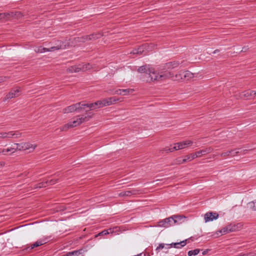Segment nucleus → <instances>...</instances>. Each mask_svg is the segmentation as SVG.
<instances>
[{
  "label": "nucleus",
  "mask_w": 256,
  "mask_h": 256,
  "mask_svg": "<svg viewBox=\"0 0 256 256\" xmlns=\"http://www.w3.org/2000/svg\"><path fill=\"white\" fill-rule=\"evenodd\" d=\"M72 46L70 40L66 39L64 40H57L52 46L49 48L50 52H54L60 50H64Z\"/></svg>",
  "instance_id": "1"
},
{
  "label": "nucleus",
  "mask_w": 256,
  "mask_h": 256,
  "mask_svg": "<svg viewBox=\"0 0 256 256\" xmlns=\"http://www.w3.org/2000/svg\"><path fill=\"white\" fill-rule=\"evenodd\" d=\"M213 151V148H208L203 149L201 150L198 151L194 153L191 154L190 155L186 156L183 160V162H186L187 160L190 161L202 155H204L206 154H209Z\"/></svg>",
  "instance_id": "2"
},
{
  "label": "nucleus",
  "mask_w": 256,
  "mask_h": 256,
  "mask_svg": "<svg viewBox=\"0 0 256 256\" xmlns=\"http://www.w3.org/2000/svg\"><path fill=\"white\" fill-rule=\"evenodd\" d=\"M138 72L143 73V80L146 82H150L152 79H156V76H154V77H151L150 78V76H151L152 72H153V68H148L146 66H143L140 67Z\"/></svg>",
  "instance_id": "3"
},
{
  "label": "nucleus",
  "mask_w": 256,
  "mask_h": 256,
  "mask_svg": "<svg viewBox=\"0 0 256 256\" xmlns=\"http://www.w3.org/2000/svg\"><path fill=\"white\" fill-rule=\"evenodd\" d=\"M91 118V116H85L84 115H79L74 118V120L72 122H70L71 127L74 128L78 126L82 123L88 121L90 118Z\"/></svg>",
  "instance_id": "4"
},
{
  "label": "nucleus",
  "mask_w": 256,
  "mask_h": 256,
  "mask_svg": "<svg viewBox=\"0 0 256 256\" xmlns=\"http://www.w3.org/2000/svg\"><path fill=\"white\" fill-rule=\"evenodd\" d=\"M17 150H28L30 152L34 150L36 147V144H33L30 142H24L20 144H14Z\"/></svg>",
  "instance_id": "5"
},
{
  "label": "nucleus",
  "mask_w": 256,
  "mask_h": 256,
  "mask_svg": "<svg viewBox=\"0 0 256 256\" xmlns=\"http://www.w3.org/2000/svg\"><path fill=\"white\" fill-rule=\"evenodd\" d=\"M176 218V216H174L168 218L164 219L158 222V226L168 228L172 226H174L176 222V220L174 219Z\"/></svg>",
  "instance_id": "6"
},
{
  "label": "nucleus",
  "mask_w": 256,
  "mask_h": 256,
  "mask_svg": "<svg viewBox=\"0 0 256 256\" xmlns=\"http://www.w3.org/2000/svg\"><path fill=\"white\" fill-rule=\"evenodd\" d=\"M100 34H92L90 36H85L82 37H78L76 38V41L80 42H84L88 40H96L102 36Z\"/></svg>",
  "instance_id": "7"
},
{
  "label": "nucleus",
  "mask_w": 256,
  "mask_h": 256,
  "mask_svg": "<svg viewBox=\"0 0 256 256\" xmlns=\"http://www.w3.org/2000/svg\"><path fill=\"white\" fill-rule=\"evenodd\" d=\"M194 77V74L188 70H186L182 72L177 75V81L182 80H188Z\"/></svg>",
  "instance_id": "8"
},
{
  "label": "nucleus",
  "mask_w": 256,
  "mask_h": 256,
  "mask_svg": "<svg viewBox=\"0 0 256 256\" xmlns=\"http://www.w3.org/2000/svg\"><path fill=\"white\" fill-rule=\"evenodd\" d=\"M81 102L76 103L64 108L62 112L64 114H68L75 111H78L80 108L81 107Z\"/></svg>",
  "instance_id": "9"
},
{
  "label": "nucleus",
  "mask_w": 256,
  "mask_h": 256,
  "mask_svg": "<svg viewBox=\"0 0 256 256\" xmlns=\"http://www.w3.org/2000/svg\"><path fill=\"white\" fill-rule=\"evenodd\" d=\"M151 74H151L150 76V78L151 77H154V76H156V79L153 78L152 80H150V82H150L152 81L163 80L164 79H166V78H167V76H167L168 74H159L154 70V68H153V72H152Z\"/></svg>",
  "instance_id": "10"
},
{
  "label": "nucleus",
  "mask_w": 256,
  "mask_h": 256,
  "mask_svg": "<svg viewBox=\"0 0 256 256\" xmlns=\"http://www.w3.org/2000/svg\"><path fill=\"white\" fill-rule=\"evenodd\" d=\"M20 88H16V89L12 90L10 92H8L4 100H6L8 99H11L14 98H16L20 95Z\"/></svg>",
  "instance_id": "11"
},
{
  "label": "nucleus",
  "mask_w": 256,
  "mask_h": 256,
  "mask_svg": "<svg viewBox=\"0 0 256 256\" xmlns=\"http://www.w3.org/2000/svg\"><path fill=\"white\" fill-rule=\"evenodd\" d=\"M218 217V214L216 212H208L204 214L205 222L212 221L214 220H216Z\"/></svg>",
  "instance_id": "12"
},
{
  "label": "nucleus",
  "mask_w": 256,
  "mask_h": 256,
  "mask_svg": "<svg viewBox=\"0 0 256 256\" xmlns=\"http://www.w3.org/2000/svg\"><path fill=\"white\" fill-rule=\"evenodd\" d=\"M192 144V142L190 140H184L179 142H177V150H182L188 148Z\"/></svg>",
  "instance_id": "13"
},
{
  "label": "nucleus",
  "mask_w": 256,
  "mask_h": 256,
  "mask_svg": "<svg viewBox=\"0 0 256 256\" xmlns=\"http://www.w3.org/2000/svg\"><path fill=\"white\" fill-rule=\"evenodd\" d=\"M154 46L152 44L148 45V44H145L142 46H140L138 48V52L140 54H142L145 50L149 51L152 50Z\"/></svg>",
  "instance_id": "14"
},
{
  "label": "nucleus",
  "mask_w": 256,
  "mask_h": 256,
  "mask_svg": "<svg viewBox=\"0 0 256 256\" xmlns=\"http://www.w3.org/2000/svg\"><path fill=\"white\" fill-rule=\"evenodd\" d=\"M172 246H173L174 248H176V242H172L171 244H160L156 250L158 252L164 248L168 249L172 248Z\"/></svg>",
  "instance_id": "15"
},
{
  "label": "nucleus",
  "mask_w": 256,
  "mask_h": 256,
  "mask_svg": "<svg viewBox=\"0 0 256 256\" xmlns=\"http://www.w3.org/2000/svg\"><path fill=\"white\" fill-rule=\"evenodd\" d=\"M4 16H12V17H16V18H20V16H22V14H21L20 12H10V13H8L6 14H0V18H3Z\"/></svg>",
  "instance_id": "16"
},
{
  "label": "nucleus",
  "mask_w": 256,
  "mask_h": 256,
  "mask_svg": "<svg viewBox=\"0 0 256 256\" xmlns=\"http://www.w3.org/2000/svg\"><path fill=\"white\" fill-rule=\"evenodd\" d=\"M46 242V240H39L35 242L34 244H32L30 247H28V248H30V250H32L34 248L42 246Z\"/></svg>",
  "instance_id": "17"
},
{
  "label": "nucleus",
  "mask_w": 256,
  "mask_h": 256,
  "mask_svg": "<svg viewBox=\"0 0 256 256\" xmlns=\"http://www.w3.org/2000/svg\"><path fill=\"white\" fill-rule=\"evenodd\" d=\"M107 104L108 102L106 98L100 100H98L94 102V104L96 105V107L98 108H102L105 106H107Z\"/></svg>",
  "instance_id": "18"
},
{
  "label": "nucleus",
  "mask_w": 256,
  "mask_h": 256,
  "mask_svg": "<svg viewBox=\"0 0 256 256\" xmlns=\"http://www.w3.org/2000/svg\"><path fill=\"white\" fill-rule=\"evenodd\" d=\"M16 150L17 149H16V146H14V144L13 147L8 148L6 149H3L2 151H0V153L2 152L4 154H6L7 152L14 153Z\"/></svg>",
  "instance_id": "19"
},
{
  "label": "nucleus",
  "mask_w": 256,
  "mask_h": 256,
  "mask_svg": "<svg viewBox=\"0 0 256 256\" xmlns=\"http://www.w3.org/2000/svg\"><path fill=\"white\" fill-rule=\"evenodd\" d=\"M187 218L182 215H177V224H182L187 222Z\"/></svg>",
  "instance_id": "20"
},
{
  "label": "nucleus",
  "mask_w": 256,
  "mask_h": 256,
  "mask_svg": "<svg viewBox=\"0 0 256 256\" xmlns=\"http://www.w3.org/2000/svg\"><path fill=\"white\" fill-rule=\"evenodd\" d=\"M247 208L253 211H256V201H252L248 203Z\"/></svg>",
  "instance_id": "21"
},
{
  "label": "nucleus",
  "mask_w": 256,
  "mask_h": 256,
  "mask_svg": "<svg viewBox=\"0 0 256 256\" xmlns=\"http://www.w3.org/2000/svg\"><path fill=\"white\" fill-rule=\"evenodd\" d=\"M78 68H80V71H86L88 70H90L91 68V67L89 64H86L78 65Z\"/></svg>",
  "instance_id": "22"
},
{
  "label": "nucleus",
  "mask_w": 256,
  "mask_h": 256,
  "mask_svg": "<svg viewBox=\"0 0 256 256\" xmlns=\"http://www.w3.org/2000/svg\"><path fill=\"white\" fill-rule=\"evenodd\" d=\"M106 100L108 104L107 106H110L111 104H114L115 102L119 100L118 98H116L115 97H111L108 98H106Z\"/></svg>",
  "instance_id": "23"
},
{
  "label": "nucleus",
  "mask_w": 256,
  "mask_h": 256,
  "mask_svg": "<svg viewBox=\"0 0 256 256\" xmlns=\"http://www.w3.org/2000/svg\"><path fill=\"white\" fill-rule=\"evenodd\" d=\"M238 224H230L228 226V231H229L230 232H233L237 230L240 226H238Z\"/></svg>",
  "instance_id": "24"
},
{
  "label": "nucleus",
  "mask_w": 256,
  "mask_h": 256,
  "mask_svg": "<svg viewBox=\"0 0 256 256\" xmlns=\"http://www.w3.org/2000/svg\"><path fill=\"white\" fill-rule=\"evenodd\" d=\"M34 51L36 53H42L46 52H50L49 50V48H42V46L36 48L34 49Z\"/></svg>",
  "instance_id": "25"
},
{
  "label": "nucleus",
  "mask_w": 256,
  "mask_h": 256,
  "mask_svg": "<svg viewBox=\"0 0 256 256\" xmlns=\"http://www.w3.org/2000/svg\"><path fill=\"white\" fill-rule=\"evenodd\" d=\"M252 96V94L251 92H250L248 90H246V91H244L243 92H242L240 94V98H246L250 96Z\"/></svg>",
  "instance_id": "26"
},
{
  "label": "nucleus",
  "mask_w": 256,
  "mask_h": 256,
  "mask_svg": "<svg viewBox=\"0 0 256 256\" xmlns=\"http://www.w3.org/2000/svg\"><path fill=\"white\" fill-rule=\"evenodd\" d=\"M80 68H78V66H72L68 68L67 69V70L69 72H72V73L74 72H80Z\"/></svg>",
  "instance_id": "27"
},
{
  "label": "nucleus",
  "mask_w": 256,
  "mask_h": 256,
  "mask_svg": "<svg viewBox=\"0 0 256 256\" xmlns=\"http://www.w3.org/2000/svg\"><path fill=\"white\" fill-rule=\"evenodd\" d=\"M135 192H132V191L128 190L125 192H122L120 193L119 196H130L132 194H135Z\"/></svg>",
  "instance_id": "28"
},
{
  "label": "nucleus",
  "mask_w": 256,
  "mask_h": 256,
  "mask_svg": "<svg viewBox=\"0 0 256 256\" xmlns=\"http://www.w3.org/2000/svg\"><path fill=\"white\" fill-rule=\"evenodd\" d=\"M48 182H42L38 184L37 185L35 184L34 186V188H44L46 187L48 184Z\"/></svg>",
  "instance_id": "29"
},
{
  "label": "nucleus",
  "mask_w": 256,
  "mask_h": 256,
  "mask_svg": "<svg viewBox=\"0 0 256 256\" xmlns=\"http://www.w3.org/2000/svg\"><path fill=\"white\" fill-rule=\"evenodd\" d=\"M114 232V230H112V228H110L108 230H104L102 232H100L98 235L101 236V235H106L112 233Z\"/></svg>",
  "instance_id": "30"
},
{
  "label": "nucleus",
  "mask_w": 256,
  "mask_h": 256,
  "mask_svg": "<svg viewBox=\"0 0 256 256\" xmlns=\"http://www.w3.org/2000/svg\"><path fill=\"white\" fill-rule=\"evenodd\" d=\"M200 251V250L199 249H195L188 251V256H196L199 253Z\"/></svg>",
  "instance_id": "31"
},
{
  "label": "nucleus",
  "mask_w": 256,
  "mask_h": 256,
  "mask_svg": "<svg viewBox=\"0 0 256 256\" xmlns=\"http://www.w3.org/2000/svg\"><path fill=\"white\" fill-rule=\"evenodd\" d=\"M134 91V90L133 89L130 88L122 90V95H128L129 94H132V92H133Z\"/></svg>",
  "instance_id": "32"
},
{
  "label": "nucleus",
  "mask_w": 256,
  "mask_h": 256,
  "mask_svg": "<svg viewBox=\"0 0 256 256\" xmlns=\"http://www.w3.org/2000/svg\"><path fill=\"white\" fill-rule=\"evenodd\" d=\"M82 106H84V105L82 104ZM86 108H89L90 110H94L98 108L96 107V105L94 104V102L90 103V104H86Z\"/></svg>",
  "instance_id": "33"
},
{
  "label": "nucleus",
  "mask_w": 256,
  "mask_h": 256,
  "mask_svg": "<svg viewBox=\"0 0 256 256\" xmlns=\"http://www.w3.org/2000/svg\"><path fill=\"white\" fill-rule=\"evenodd\" d=\"M187 240H186L180 242H177V248H181L182 247L184 246L186 244Z\"/></svg>",
  "instance_id": "34"
},
{
  "label": "nucleus",
  "mask_w": 256,
  "mask_h": 256,
  "mask_svg": "<svg viewBox=\"0 0 256 256\" xmlns=\"http://www.w3.org/2000/svg\"><path fill=\"white\" fill-rule=\"evenodd\" d=\"M5 138H13V131H10L8 132H4Z\"/></svg>",
  "instance_id": "35"
},
{
  "label": "nucleus",
  "mask_w": 256,
  "mask_h": 256,
  "mask_svg": "<svg viewBox=\"0 0 256 256\" xmlns=\"http://www.w3.org/2000/svg\"><path fill=\"white\" fill-rule=\"evenodd\" d=\"M22 136V133L18 130L13 131V138H18Z\"/></svg>",
  "instance_id": "36"
},
{
  "label": "nucleus",
  "mask_w": 256,
  "mask_h": 256,
  "mask_svg": "<svg viewBox=\"0 0 256 256\" xmlns=\"http://www.w3.org/2000/svg\"><path fill=\"white\" fill-rule=\"evenodd\" d=\"M70 126V122L65 124L64 126H63L61 128H60V130L61 131H64V130H66L68 129L69 128H71V126Z\"/></svg>",
  "instance_id": "37"
},
{
  "label": "nucleus",
  "mask_w": 256,
  "mask_h": 256,
  "mask_svg": "<svg viewBox=\"0 0 256 256\" xmlns=\"http://www.w3.org/2000/svg\"><path fill=\"white\" fill-rule=\"evenodd\" d=\"M234 151V150H231L228 151L226 152H224L222 153L221 156H223V157H226V156H230V154H232V152Z\"/></svg>",
  "instance_id": "38"
},
{
  "label": "nucleus",
  "mask_w": 256,
  "mask_h": 256,
  "mask_svg": "<svg viewBox=\"0 0 256 256\" xmlns=\"http://www.w3.org/2000/svg\"><path fill=\"white\" fill-rule=\"evenodd\" d=\"M58 180L52 179V180H48L46 182H48L47 184L48 186V185H52V184H54Z\"/></svg>",
  "instance_id": "39"
},
{
  "label": "nucleus",
  "mask_w": 256,
  "mask_h": 256,
  "mask_svg": "<svg viewBox=\"0 0 256 256\" xmlns=\"http://www.w3.org/2000/svg\"><path fill=\"white\" fill-rule=\"evenodd\" d=\"M81 254L80 250H75L69 253L70 255L78 256Z\"/></svg>",
  "instance_id": "40"
},
{
  "label": "nucleus",
  "mask_w": 256,
  "mask_h": 256,
  "mask_svg": "<svg viewBox=\"0 0 256 256\" xmlns=\"http://www.w3.org/2000/svg\"><path fill=\"white\" fill-rule=\"evenodd\" d=\"M220 232L224 234L230 232L229 231H228V226L222 228L220 230Z\"/></svg>",
  "instance_id": "41"
},
{
  "label": "nucleus",
  "mask_w": 256,
  "mask_h": 256,
  "mask_svg": "<svg viewBox=\"0 0 256 256\" xmlns=\"http://www.w3.org/2000/svg\"><path fill=\"white\" fill-rule=\"evenodd\" d=\"M7 79H8V77H6V76H0V83L6 82Z\"/></svg>",
  "instance_id": "42"
},
{
  "label": "nucleus",
  "mask_w": 256,
  "mask_h": 256,
  "mask_svg": "<svg viewBox=\"0 0 256 256\" xmlns=\"http://www.w3.org/2000/svg\"><path fill=\"white\" fill-rule=\"evenodd\" d=\"M242 256H256V253L250 252L248 254H242Z\"/></svg>",
  "instance_id": "43"
},
{
  "label": "nucleus",
  "mask_w": 256,
  "mask_h": 256,
  "mask_svg": "<svg viewBox=\"0 0 256 256\" xmlns=\"http://www.w3.org/2000/svg\"><path fill=\"white\" fill-rule=\"evenodd\" d=\"M167 64V67L168 68H174L175 67L174 66V65H175L174 63V64H172V62H169V63L167 64Z\"/></svg>",
  "instance_id": "44"
},
{
  "label": "nucleus",
  "mask_w": 256,
  "mask_h": 256,
  "mask_svg": "<svg viewBox=\"0 0 256 256\" xmlns=\"http://www.w3.org/2000/svg\"><path fill=\"white\" fill-rule=\"evenodd\" d=\"M240 150V148H237V149L234 150V151L232 152V154H233L234 156L236 154H238L240 152H239Z\"/></svg>",
  "instance_id": "45"
},
{
  "label": "nucleus",
  "mask_w": 256,
  "mask_h": 256,
  "mask_svg": "<svg viewBox=\"0 0 256 256\" xmlns=\"http://www.w3.org/2000/svg\"><path fill=\"white\" fill-rule=\"evenodd\" d=\"M176 148V146H174L172 148H166L164 150L168 152H172L174 149Z\"/></svg>",
  "instance_id": "46"
},
{
  "label": "nucleus",
  "mask_w": 256,
  "mask_h": 256,
  "mask_svg": "<svg viewBox=\"0 0 256 256\" xmlns=\"http://www.w3.org/2000/svg\"><path fill=\"white\" fill-rule=\"evenodd\" d=\"M114 94H120V95H122V90L119 89V90H116L114 92Z\"/></svg>",
  "instance_id": "47"
},
{
  "label": "nucleus",
  "mask_w": 256,
  "mask_h": 256,
  "mask_svg": "<svg viewBox=\"0 0 256 256\" xmlns=\"http://www.w3.org/2000/svg\"><path fill=\"white\" fill-rule=\"evenodd\" d=\"M130 54H140L138 52V49H134V50L131 52Z\"/></svg>",
  "instance_id": "48"
},
{
  "label": "nucleus",
  "mask_w": 256,
  "mask_h": 256,
  "mask_svg": "<svg viewBox=\"0 0 256 256\" xmlns=\"http://www.w3.org/2000/svg\"><path fill=\"white\" fill-rule=\"evenodd\" d=\"M183 160H181L180 158L177 159V164H182L184 163V162H183Z\"/></svg>",
  "instance_id": "49"
},
{
  "label": "nucleus",
  "mask_w": 256,
  "mask_h": 256,
  "mask_svg": "<svg viewBox=\"0 0 256 256\" xmlns=\"http://www.w3.org/2000/svg\"><path fill=\"white\" fill-rule=\"evenodd\" d=\"M81 102L82 105H81V107L80 108V110L84 109L85 108V107H86V106H82V104L86 105V104H84V103H82V102Z\"/></svg>",
  "instance_id": "50"
},
{
  "label": "nucleus",
  "mask_w": 256,
  "mask_h": 256,
  "mask_svg": "<svg viewBox=\"0 0 256 256\" xmlns=\"http://www.w3.org/2000/svg\"><path fill=\"white\" fill-rule=\"evenodd\" d=\"M4 134V132H0V138H3L4 139V135H3Z\"/></svg>",
  "instance_id": "51"
},
{
  "label": "nucleus",
  "mask_w": 256,
  "mask_h": 256,
  "mask_svg": "<svg viewBox=\"0 0 256 256\" xmlns=\"http://www.w3.org/2000/svg\"><path fill=\"white\" fill-rule=\"evenodd\" d=\"M208 250H206L202 252V254L205 255L208 252Z\"/></svg>",
  "instance_id": "52"
},
{
  "label": "nucleus",
  "mask_w": 256,
  "mask_h": 256,
  "mask_svg": "<svg viewBox=\"0 0 256 256\" xmlns=\"http://www.w3.org/2000/svg\"><path fill=\"white\" fill-rule=\"evenodd\" d=\"M252 96H256V91H252Z\"/></svg>",
  "instance_id": "53"
},
{
  "label": "nucleus",
  "mask_w": 256,
  "mask_h": 256,
  "mask_svg": "<svg viewBox=\"0 0 256 256\" xmlns=\"http://www.w3.org/2000/svg\"><path fill=\"white\" fill-rule=\"evenodd\" d=\"M219 52V50H214V51L213 52V53H214V54H216V52Z\"/></svg>",
  "instance_id": "54"
},
{
  "label": "nucleus",
  "mask_w": 256,
  "mask_h": 256,
  "mask_svg": "<svg viewBox=\"0 0 256 256\" xmlns=\"http://www.w3.org/2000/svg\"><path fill=\"white\" fill-rule=\"evenodd\" d=\"M180 64V62L179 61L177 62L176 64L178 65V64Z\"/></svg>",
  "instance_id": "55"
},
{
  "label": "nucleus",
  "mask_w": 256,
  "mask_h": 256,
  "mask_svg": "<svg viewBox=\"0 0 256 256\" xmlns=\"http://www.w3.org/2000/svg\"><path fill=\"white\" fill-rule=\"evenodd\" d=\"M246 151H247V150H244V152H246Z\"/></svg>",
  "instance_id": "56"
}]
</instances>
